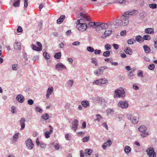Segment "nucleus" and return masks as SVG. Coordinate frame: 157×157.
Instances as JSON below:
<instances>
[{"instance_id": "f257e3e1", "label": "nucleus", "mask_w": 157, "mask_h": 157, "mask_svg": "<svg viewBox=\"0 0 157 157\" xmlns=\"http://www.w3.org/2000/svg\"><path fill=\"white\" fill-rule=\"evenodd\" d=\"M121 90L119 89H116L114 92V98H118L121 97L123 98L125 96V92L122 88H121Z\"/></svg>"}, {"instance_id": "f03ea898", "label": "nucleus", "mask_w": 157, "mask_h": 157, "mask_svg": "<svg viewBox=\"0 0 157 157\" xmlns=\"http://www.w3.org/2000/svg\"><path fill=\"white\" fill-rule=\"evenodd\" d=\"M127 117L128 119L130 120L133 124H137L138 122L139 118L138 117H135L131 114H127Z\"/></svg>"}, {"instance_id": "7ed1b4c3", "label": "nucleus", "mask_w": 157, "mask_h": 157, "mask_svg": "<svg viewBox=\"0 0 157 157\" xmlns=\"http://www.w3.org/2000/svg\"><path fill=\"white\" fill-rule=\"evenodd\" d=\"M122 16L121 18L122 25L123 26H126L128 24L129 22L128 16L125 15L124 13H123Z\"/></svg>"}, {"instance_id": "20e7f679", "label": "nucleus", "mask_w": 157, "mask_h": 157, "mask_svg": "<svg viewBox=\"0 0 157 157\" xmlns=\"http://www.w3.org/2000/svg\"><path fill=\"white\" fill-rule=\"evenodd\" d=\"M146 151L149 157H155L156 156V153L154 151V148L152 147L147 148Z\"/></svg>"}, {"instance_id": "39448f33", "label": "nucleus", "mask_w": 157, "mask_h": 157, "mask_svg": "<svg viewBox=\"0 0 157 157\" xmlns=\"http://www.w3.org/2000/svg\"><path fill=\"white\" fill-rule=\"evenodd\" d=\"M99 25L98 26V30H105L109 27H110L112 25L110 24L108 25L107 24L101 23L100 22H99Z\"/></svg>"}, {"instance_id": "423d86ee", "label": "nucleus", "mask_w": 157, "mask_h": 157, "mask_svg": "<svg viewBox=\"0 0 157 157\" xmlns=\"http://www.w3.org/2000/svg\"><path fill=\"white\" fill-rule=\"evenodd\" d=\"M26 147L29 150H32L34 147V144L30 139H28L25 141Z\"/></svg>"}, {"instance_id": "0eeeda50", "label": "nucleus", "mask_w": 157, "mask_h": 157, "mask_svg": "<svg viewBox=\"0 0 157 157\" xmlns=\"http://www.w3.org/2000/svg\"><path fill=\"white\" fill-rule=\"evenodd\" d=\"M118 106L121 109H126L128 107V104L127 101H120Z\"/></svg>"}, {"instance_id": "6e6552de", "label": "nucleus", "mask_w": 157, "mask_h": 157, "mask_svg": "<svg viewBox=\"0 0 157 157\" xmlns=\"http://www.w3.org/2000/svg\"><path fill=\"white\" fill-rule=\"evenodd\" d=\"M138 13V11L136 10H130L127 11L124 13L127 16L129 17V15L134 16L137 14Z\"/></svg>"}, {"instance_id": "1a4fd4ad", "label": "nucleus", "mask_w": 157, "mask_h": 157, "mask_svg": "<svg viewBox=\"0 0 157 157\" xmlns=\"http://www.w3.org/2000/svg\"><path fill=\"white\" fill-rule=\"evenodd\" d=\"M56 69L58 71H61L63 69H66V66L61 63H59L56 65Z\"/></svg>"}, {"instance_id": "9d476101", "label": "nucleus", "mask_w": 157, "mask_h": 157, "mask_svg": "<svg viewBox=\"0 0 157 157\" xmlns=\"http://www.w3.org/2000/svg\"><path fill=\"white\" fill-rule=\"evenodd\" d=\"M78 121L77 119L74 120L73 121L71 129L75 132H76L78 128Z\"/></svg>"}, {"instance_id": "9b49d317", "label": "nucleus", "mask_w": 157, "mask_h": 157, "mask_svg": "<svg viewBox=\"0 0 157 157\" xmlns=\"http://www.w3.org/2000/svg\"><path fill=\"white\" fill-rule=\"evenodd\" d=\"M103 68V66L99 67L98 68V70H96L94 71V74L97 76H99L102 74L104 71V69Z\"/></svg>"}, {"instance_id": "f8f14e48", "label": "nucleus", "mask_w": 157, "mask_h": 157, "mask_svg": "<svg viewBox=\"0 0 157 157\" xmlns=\"http://www.w3.org/2000/svg\"><path fill=\"white\" fill-rule=\"evenodd\" d=\"M87 28V25L86 24L81 23V25L79 26L78 29L79 31H84L86 30Z\"/></svg>"}, {"instance_id": "ddd939ff", "label": "nucleus", "mask_w": 157, "mask_h": 157, "mask_svg": "<svg viewBox=\"0 0 157 157\" xmlns=\"http://www.w3.org/2000/svg\"><path fill=\"white\" fill-rule=\"evenodd\" d=\"M16 99L19 102L22 103L25 100V98L22 95L20 94L16 96Z\"/></svg>"}, {"instance_id": "4468645a", "label": "nucleus", "mask_w": 157, "mask_h": 157, "mask_svg": "<svg viewBox=\"0 0 157 157\" xmlns=\"http://www.w3.org/2000/svg\"><path fill=\"white\" fill-rule=\"evenodd\" d=\"M53 91V88L52 86L49 87L46 92V98L48 99Z\"/></svg>"}, {"instance_id": "2eb2a0df", "label": "nucleus", "mask_w": 157, "mask_h": 157, "mask_svg": "<svg viewBox=\"0 0 157 157\" xmlns=\"http://www.w3.org/2000/svg\"><path fill=\"white\" fill-rule=\"evenodd\" d=\"M25 120L24 118H21L20 120V124L21 126L20 130H22L25 128Z\"/></svg>"}, {"instance_id": "dca6fc26", "label": "nucleus", "mask_w": 157, "mask_h": 157, "mask_svg": "<svg viewBox=\"0 0 157 157\" xmlns=\"http://www.w3.org/2000/svg\"><path fill=\"white\" fill-rule=\"evenodd\" d=\"M99 22H91L89 23L88 25L90 27H94L96 28V30H98V26L99 25Z\"/></svg>"}, {"instance_id": "f3484780", "label": "nucleus", "mask_w": 157, "mask_h": 157, "mask_svg": "<svg viewBox=\"0 0 157 157\" xmlns=\"http://www.w3.org/2000/svg\"><path fill=\"white\" fill-rule=\"evenodd\" d=\"M112 144L110 140L109 139L105 143L102 145V147L104 150L106 149L107 146L109 147Z\"/></svg>"}, {"instance_id": "a211bd4d", "label": "nucleus", "mask_w": 157, "mask_h": 157, "mask_svg": "<svg viewBox=\"0 0 157 157\" xmlns=\"http://www.w3.org/2000/svg\"><path fill=\"white\" fill-rule=\"evenodd\" d=\"M112 31L111 30L106 31H105L104 33L101 36V38L105 39L106 37L111 34Z\"/></svg>"}, {"instance_id": "6ab92c4d", "label": "nucleus", "mask_w": 157, "mask_h": 157, "mask_svg": "<svg viewBox=\"0 0 157 157\" xmlns=\"http://www.w3.org/2000/svg\"><path fill=\"white\" fill-rule=\"evenodd\" d=\"M147 130V128L144 125L140 126L138 128V131L141 132H146Z\"/></svg>"}, {"instance_id": "aec40b11", "label": "nucleus", "mask_w": 157, "mask_h": 157, "mask_svg": "<svg viewBox=\"0 0 157 157\" xmlns=\"http://www.w3.org/2000/svg\"><path fill=\"white\" fill-rule=\"evenodd\" d=\"M145 32L146 33L153 34L154 33V30L153 28H146L145 29Z\"/></svg>"}, {"instance_id": "412c9836", "label": "nucleus", "mask_w": 157, "mask_h": 157, "mask_svg": "<svg viewBox=\"0 0 157 157\" xmlns=\"http://www.w3.org/2000/svg\"><path fill=\"white\" fill-rule=\"evenodd\" d=\"M14 47L15 49L16 50L21 49V44L19 42H16L14 44Z\"/></svg>"}, {"instance_id": "4be33fe9", "label": "nucleus", "mask_w": 157, "mask_h": 157, "mask_svg": "<svg viewBox=\"0 0 157 157\" xmlns=\"http://www.w3.org/2000/svg\"><path fill=\"white\" fill-rule=\"evenodd\" d=\"M113 25L114 26H121L122 25L121 19L120 20L117 19L115 21L113 22Z\"/></svg>"}, {"instance_id": "5701e85b", "label": "nucleus", "mask_w": 157, "mask_h": 157, "mask_svg": "<svg viewBox=\"0 0 157 157\" xmlns=\"http://www.w3.org/2000/svg\"><path fill=\"white\" fill-rule=\"evenodd\" d=\"M135 40L136 41H137L140 43H141L144 41L142 37L140 35L136 36L135 38Z\"/></svg>"}, {"instance_id": "b1692460", "label": "nucleus", "mask_w": 157, "mask_h": 157, "mask_svg": "<svg viewBox=\"0 0 157 157\" xmlns=\"http://www.w3.org/2000/svg\"><path fill=\"white\" fill-rule=\"evenodd\" d=\"M65 16L64 15L61 16L57 20V24H60L63 21V20L65 18Z\"/></svg>"}, {"instance_id": "393cba45", "label": "nucleus", "mask_w": 157, "mask_h": 157, "mask_svg": "<svg viewBox=\"0 0 157 157\" xmlns=\"http://www.w3.org/2000/svg\"><path fill=\"white\" fill-rule=\"evenodd\" d=\"M124 52L127 54L131 55L132 53V49L129 47H127L124 49Z\"/></svg>"}, {"instance_id": "a878e982", "label": "nucleus", "mask_w": 157, "mask_h": 157, "mask_svg": "<svg viewBox=\"0 0 157 157\" xmlns=\"http://www.w3.org/2000/svg\"><path fill=\"white\" fill-rule=\"evenodd\" d=\"M81 104L82 106L84 108L87 107L90 105L88 101L86 100L82 101L81 102Z\"/></svg>"}, {"instance_id": "bb28decb", "label": "nucleus", "mask_w": 157, "mask_h": 157, "mask_svg": "<svg viewBox=\"0 0 157 157\" xmlns=\"http://www.w3.org/2000/svg\"><path fill=\"white\" fill-rule=\"evenodd\" d=\"M20 0H14L13 6L14 7H18L20 6Z\"/></svg>"}, {"instance_id": "cd10ccee", "label": "nucleus", "mask_w": 157, "mask_h": 157, "mask_svg": "<svg viewBox=\"0 0 157 157\" xmlns=\"http://www.w3.org/2000/svg\"><path fill=\"white\" fill-rule=\"evenodd\" d=\"M144 52L147 53H149L151 51V50L150 48L147 45H144L143 46Z\"/></svg>"}, {"instance_id": "c85d7f7f", "label": "nucleus", "mask_w": 157, "mask_h": 157, "mask_svg": "<svg viewBox=\"0 0 157 157\" xmlns=\"http://www.w3.org/2000/svg\"><path fill=\"white\" fill-rule=\"evenodd\" d=\"M131 149L130 147L126 146L125 147L124 151L127 154H128L131 151Z\"/></svg>"}, {"instance_id": "c756f323", "label": "nucleus", "mask_w": 157, "mask_h": 157, "mask_svg": "<svg viewBox=\"0 0 157 157\" xmlns=\"http://www.w3.org/2000/svg\"><path fill=\"white\" fill-rule=\"evenodd\" d=\"M96 119H95L94 121H97L98 122H100V121L102 119V117L99 114H97L95 115Z\"/></svg>"}, {"instance_id": "7c9ffc66", "label": "nucleus", "mask_w": 157, "mask_h": 157, "mask_svg": "<svg viewBox=\"0 0 157 157\" xmlns=\"http://www.w3.org/2000/svg\"><path fill=\"white\" fill-rule=\"evenodd\" d=\"M19 132H17L16 134H14L13 136V139L15 142H16L18 138V136L19 135Z\"/></svg>"}, {"instance_id": "2f4dec72", "label": "nucleus", "mask_w": 157, "mask_h": 157, "mask_svg": "<svg viewBox=\"0 0 157 157\" xmlns=\"http://www.w3.org/2000/svg\"><path fill=\"white\" fill-rule=\"evenodd\" d=\"M92 150L91 149H86L85 150V154L86 156H87V155H90L92 152Z\"/></svg>"}, {"instance_id": "473e14b6", "label": "nucleus", "mask_w": 157, "mask_h": 157, "mask_svg": "<svg viewBox=\"0 0 157 157\" xmlns=\"http://www.w3.org/2000/svg\"><path fill=\"white\" fill-rule=\"evenodd\" d=\"M43 55L44 58L46 59H49L50 58L49 54L46 52H43Z\"/></svg>"}, {"instance_id": "72a5a7b5", "label": "nucleus", "mask_w": 157, "mask_h": 157, "mask_svg": "<svg viewBox=\"0 0 157 157\" xmlns=\"http://www.w3.org/2000/svg\"><path fill=\"white\" fill-rule=\"evenodd\" d=\"M136 42V40H134L133 38L129 39L127 41V43L128 44L132 45L134 44Z\"/></svg>"}, {"instance_id": "f704fd0d", "label": "nucleus", "mask_w": 157, "mask_h": 157, "mask_svg": "<svg viewBox=\"0 0 157 157\" xmlns=\"http://www.w3.org/2000/svg\"><path fill=\"white\" fill-rule=\"evenodd\" d=\"M61 56V52H58L55 54L54 57L55 58L59 59L60 58Z\"/></svg>"}, {"instance_id": "c9c22d12", "label": "nucleus", "mask_w": 157, "mask_h": 157, "mask_svg": "<svg viewBox=\"0 0 157 157\" xmlns=\"http://www.w3.org/2000/svg\"><path fill=\"white\" fill-rule=\"evenodd\" d=\"M91 59L92 60L91 61V63H92L94 64L95 66L98 65L97 59L96 58H92Z\"/></svg>"}, {"instance_id": "e433bc0d", "label": "nucleus", "mask_w": 157, "mask_h": 157, "mask_svg": "<svg viewBox=\"0 0 157 157\" xmlns=\"http://www.w3.org/2000/svg\"><path fill=\"white\" fill-rule=\"evenodd\" d=\"M142 38L143 39V41H144V40H149L151 39V37L150 35L147 34L144 35Z\"/></svg>"}, {"instance_id": "4c0bfd02", "label": "nucleus", "mask_w": 157, "mask_h": 157, "mask_svg": "<svg viewBox=\"0 0 157 157\" xmlns=\"http://www.w3.org/2000/svg\"><path fill=\"white\" fill-rule=\"evenodd\" d=\"M143 133H141L140 134V136L143 138H144L147 137L148 136L149 134L148 132H143Z\"/></svg>"}, {"instance_id": "58836bf2", "label": "nucleus", "mask_w": 157, "mask_h": 157, "mask_svg": "<svg viewBox=\"0 0 157 157\" xmlns=\"http://www.w3.org/2000/svg\"><path fill=\"white\" fill-rule=\"evenodd\" d=\"M103 55L105 57H108L110 55V51H107L104 52Z\"/></svg>"}, {"instance_id": "ea45409f", "label": "nucleus", "mask_w": 157, "mask_h": 157, "mask_svg": "<svg viewBox=\"0 0 157 157\" xmlns=\"http://www.w3.org/2000/svg\"><path fill=\"white\" fill-rule=\"evenodd\" d=\"M49 116L47 113H45L41 116V118L45 120H47L49 118Z\"/></svg>"}, {"instance_id": "a19ab883", "label": "nucleus", "mask_w": 157, "mask_h": 157, "mask_svg": "<svg viewBox=\"0 0 157 157\" xmlns=\"http://www.w3.org/2000/svg\"><path fill=\"white\" fill-rule=\"evenodd\" d=\"M74 81L73 80L71 79L68 80L67 82V84L69 87H71L73 85Z\"/></svg>"}, {"instance_id": "79ce46f5", "label": "nucleus", "mask_w": 157, "mask_h": 157, "mask_svg": "<svg viewBox=\"0 0 157 157\" xmlns=\"http://www.w3.org/2000/svg\"><path fill=\"white\" fill-rule=\"evenodd\" d=\"M52 132H51V131L48 132L47 131L45 133V138H49L50 137V134H51Z\"/></svg>"}, {"instance_id": "37998d69", "label": "nucleus", "mask_w": 157, "mask_h": 157, "mask_svg": "<svg viewBox=\"0 0 157 157\" xmlns=\"http://www.w3.org/2000/svg\"><path fill=\"white\" fill-rule=\"evenodd\" d=\"M90 139V136H87L83 138L82 139V142L83 143L87 142Z\"/></svg>"}, {"instance_id": "c03bdc74", "label": "nucleus", "mask_w": 157, "mask_h": 157, "mask_svg": "<svg viewBox=\"0 0 157 157\" xmlns=\"http://www.w3.org/2000/svg\"><path fill=\"white\" fill-rule=\"evenodd\" d=\"M31 47L32 49L34 50L37 51H39V49H38L39 48L38 47H36V46L34 45L33 44H32L31 45Z\"/></svg>"}, {"instance_id": "a18cd8bd", "label": "nucleus", "mask_w": 157, "mask_h": 157, "mask_svg": "<svg viewBox=\"0 0 157 157\" xmlns=\"http://www.w3.org/2000/svg\"><path fill=\"white\" fill-rule=\"evenodd\" d=\"M101 84H105L108 82V80L105 78L100 79Z\"/></svg>"}, {"instance_id": "49530a36", "label": "nucleus", "mask_w": 157, "mask_h": 157, "mask_svg": "<svg viewBox=\"0 0 157 157\" xmlns=\"http://www.w3.org/2000/svg\"><path fill=\"white\" fill-rule=\"evenodd\" d=\"M86 49L88 52H93L94 51V48L91 46L87 47Z\"/></svg>"}, {"instance_id": "de8ad7c7", "label": "nucleus", "mask_w": 157, "mask_h": 157, "mask_svg": "<svg viewBox=\"0 0 157 157\" xmlns=\"http://www.w3.org/2000/svg\"><path fill=\"white\" fill-rule=\"evenodd\" d=\"M93 85H101L100 79L94 81L93 82Z\"/></svg>"}, {"instance_id": "09e8293b", "label": "nucleus", "mask_w": 157, "mask_h": 157, "mask_svg": "<svg viewBox=\"0 0 157 157\" xmlns=\"http://www.w3.org/2000/svg\"><path fill=\"white\" fill-rule=\"evenodd\" d=\"M149 6L150 8L152 9H155L157 8V4L155 3L150 4L149 5Z\"/></svg>"}, {"instance_id": "8fccbe9b", "label": "nucleus", "mask_w": 157, "mask_h": 157, "mask_svg": "<svg viewBox=\"0 0 157 157\" xmlns=\"http://www.w3.org/2000/svg\"><path fill=\"white\" fill-rule=\"evenodd\" d=\"M18 68V66L17 64H13L12 65V70L13 71H16Z\"/></svg>"}, {"instance_id": "3c124183", "label": "nucleus", "mask_w": 157, "mask_h": 157, "mask_svg": "<svg viewBox=\"0 0 157 157\" xmlns=\"http://www.w3.org/2000/svg\"><path fill=\"white\" fill-rule=\"evenodd\" d=\"M148 69L151 70H153L155 68V65L154 64H151L149 65L148 66Z\"/></svg>"}, {"instance_id": "603ef678", "label": "nucleus", "mask_w": 157, "mask_h": 157, "mask_svg": "<svg viewBox=\"0 0 157 157\" xmlns=\"http://www.w3.org/2000/svg\"><path fill=\"white\" fill-rule=\"evenodd\" d=\"M37 44L38 46H39V47L38 49H39V51H41L42 50V44L39 42L37 41Z\"/></svg>"}, {"instance_id": "864d4df0", "label": "nucleus", "mask_w": 157, "mask_h": 157, "mask_svg": "<svg viewBox=\"0 0 157 157\" xmlns=\"http://www.w3.org/2000/svg\"><path fill=\"white\" fill-rule=\"evenodd\" d=\"M137 76L139 77L143 78L144 76L143 72L141 71H138V73L137 74Z\"/></svg>"}, {"instance_id": "5fc2aeb1", "label": "nucleus", "mask_w": 157, "mask_h": 157, "mask_svg": "<svg viewBox=\"0 0 157 157\" xmlns=\"http://www.w3.org/2000/svg\"><path fill=\"white\" fill-rule=\"evenodd\" d=\"M106 112L107 113V114L108 115H109V114L111 113H113L114 111L113 109L109 108L107 109V110H106Z\"/></svg>"}, {"instance_id": "6e6d98bb", "label": "nucleus", "mask_w": 157, "mask_h": 157, "mask_svg": "<svg viewBox=\"0 0 157 157\" xmlns=\"http://www.w3.org/2000/svg\"><path fill=\"white\" fill-rule=\"evenodd\" d=\"M83 20V19H80L77 21V26L76 28L77 29L78 28V27L79 26L81 25V23H80V21H82Z\"/></svg>"}, {"instance_id": "4d7b16f0", "label": "nucleus", "mask_w": 157, "mask_h": 157, "mask_svg": "<svg viewBox=\"0 0 157 157\" xmlns=\"http://www.w3.org/2000/svg\"><path fill=\"white\" fill-rule=\"evenodd\" d=\"M128 76L130 79H132L133 78V77L135 76V75H134L132 73V72H129Z\"/></svg>"}, {"instance_id": "13d9d810", "label": "nucleus", "mask_w": 157, "mask_h": 157, "mask_svg": "<svg viewBox=\"0 0 157 157\" xmlns=\"http://www.w3.org/2000/svg\"><path fill=\"white\" fill-rule=\"evenodd\" d=\"M35 109L36 110L40 113H42L43 111V110L42 109L39 107H35Z\"/></svg>"}, {"instance_id": "bf43d9fd", "label": "nucleus", "mask_w": 157, "mask_h": 157, "mask_svg": "<svg viewBox=\"0 0 157 157\" xmlns=\"http://www.w3.org/2000/svg\"><path fill=\"white\" fill-rule=\"evenodd\" d=\"M105 48L106 50H109L111 48L110 45L109 44H107L105 46Z\"/></svg>"}, {"instance_id": "052dcab7", "label": "nucleus", "mask_w": 157, "mask_h": 157, "mask_svg": "<svg viewBox=\"0 0 157 157\" xmlns=\"http://www.w3.org/2000/svg\"><path fill=\"white\" fill-rule=\"evenodd\" d=\"M104 100L101 98H98L97 101L99 103H101L104 101Z\"/></svg>"}, {"instance_id": "680f3d73", "label": "nucleus", "mask_w": 157, "mask_h": 157, "mask_svg": "<svg viewBox=\"0 0 157 157\" xmlns=\"http://www.w3.org/2000/svg\"><path fill=\"white\" fill-rule=\"evenodd\" d=\"M94 53L95 55L99 54H100L101 51L100 50H94Z\"/></svg>"}, {"instance_id": "e2e57ef3", "label": "nucleus", "mask_w": 157, "mask_h": 157, "mask_svg": "<svg viewBox=\"0 0 157 157\" xmlns=\"http://www.w3.org/2000/svg\"><path fill=\"white\" fill-rule=\"evenodd\" d=\"M27 102L28 104L31 105L33 104L34 101L32 99H30Z\"/></svg>"}, {"instance_id": "0e129e2a", "label": "nucleus", "mask_w": 157, "mask_h": 157, "mask_svg": "<svg viewBox=\"0 0 157 157\" xmlns=\"http://www.w3.org/2000/svg\"><path fill=\"white\" fill-rule=\"evenodd\" d=\"M42 21H39L38 23V26L40 28V30L42 29Z\"/></svg>"}, {"instance_id": "69168bd1", "label": "nucleus", "mask_w": 157, "mask_h": 157, "mask_svg": "<svg viewBox=\"0 0 157 157\" xmlns=\"http://www.w3.org/2000/svg\"><path fill=\"white\" fill-rule=\"evenodd\" d=\"M23 29L20 26H19L17 28V31L18 33H21L22 32Z\"/></svg>"}, {"instance_id": "338daca9", "label": "nucleus", "mask_w": 157, "mask_h": 157, "mask_svg": "<svg viewBox=\"0 0 157 157\" xmlns=\"http://www.w3.org/2000/svg\"><path fill=\"white\" fill-rule=\"evenodd\" d=\"M132 86H133V88L134 90H138L139 89V87L136 84H134Z\"/></svg>"}, {"instance_id": "774afa93", "label": "nucleus", "mask_w": 157, "mask_h": 157, "mask_svg": "<svg viewBox=\"0 0 157 157\" xmlns=\"http://www.w3.org/2000/svg\"><path fill=\"white\" fill-rule=\"evenodd\" d=\"M71 136L69 134H66L65 136L66 139L67 140H71Z\"/></svg>"}]
</instances>
